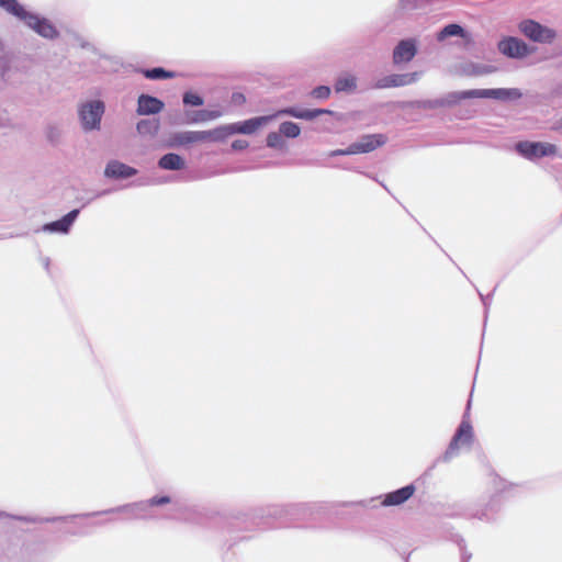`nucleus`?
I'll return each instance as SVG.
<instances>
[{
	"label": "nucleus",
	"mask_w": 562,
	"mask_h": 562,
	"mask_svg": "<svg viewBox=\"0 0 562 562\" xmlns=\"http://www.w3.org/2000/svg\"><path fill=\"white\" fill-rule=\"evenodd\" d=\"M0 8L46 40H54L59 35L57 29L48 19L27 11L18 0H0Z\"/></svg>",
	"instance_id": "1"
},
{
	"label": "nucleus",
	"mask_w": 562,
	"mask_h": 562,
	"mask_svg": "<svg viewBox=\"0 0 562 562\" xmlns=\"http://www.w3.org/2000/svg\"><path fill=\"white\" fill-rule=\"evenodd\" d=\"M105 113V103L100 99H88L78 103L77 117L83 133L99 132Z\"/></svg>",
	"instance_id": "2"
},
{
	"label": "nucleus",
	"mask_w": 562,
	"mask_h": 562,
	"mask_svg": "<svg viewBox=\"0 0 562 562\" xmlns=\"http://www.w3.org/2000/svg\"><path fill=\"white\" fill-rule=\"evenodd\" d=\"M518 30L525 37L539 44H551L557 37V32L553 29L531 19L520 21Z\"/></svg>",
	"instance_id": "3"
},
{
	"label": "nucleus",
	"mask_w": 562,
	"mask_h": 562,
	"mask_svg": "<svg viewBox=\"0 0 562 562\" xmlns=\"http://www.w3.org/2000/svg\"><path fill=\"white\" fill-rule=\"evenodd\" d=\"M515 147L519 155L530 160L557 154V146L550 143L525 140L518 142Z\"/></svg>",
	"instance_id": "4"
},
{
	"label": "nucleus",
	"mask_w": 562,
	"mask_h": 562,
	"mask_svg": "<svg viewBox=\"0 0 562 562\" xmlns=\"http://www.w3.org/2000/svg\"><path fill=\"white\" fill-rule=\"evenodd\" d=\"M497 47L503 55L515 59H522L533 52L527 43L515 36L504 37L498 42Z\"/></svg>",
	"instance_id": "5"
},
{
	"label": "nucleus",
	"mask_w": 562,
	"mask_h": 562,
	"mask_svg": "<svg viewBox=\"0 0 562 562\" xmlns=\"http://www.w3.org/2000/svg\"><path fill=\"white\" fill-rule=\"evenodd\" d=\"M422 72L415 71L409 74H393L389 76H384L376 80L374 83V88L376 89H386V88H396L404 87L412 83H415L419 80Z\"/></svg>",
	"instance_id": "6"
},
{
	"label": "nucleus",
	"mask_w": 562,
	"mask_h": 562,
	"mask_svg": "<svg viewBox=\"0 0 562 562\" xmlns=\"http://www.w3.org/2000/svg\"><path fill=\"white\" fill-rule=\"evenodd\" d=\"M472 439V426L469 422L462 420L459 428L457 429L447 451L445 452L442 460L448 462L453 458L459 449V442L469 443Z\"/></svg>",
	"instance_id": "7"
},
{
	"label": "nucleus",
	"mask_w": 562,
	"mask_h": 562,
	"mask_svg": "<svg viewBox=\"0 0 562 562\" xmlns=\"http://www.w3.org/2000/svg\"><path fill=\"white\" fill-rule=\"evenodd\" d=\"M417 54V43L414 38L402 40L393 49V64L409 63Z\"/></svg>",
	"instance_id": "8"
},
{
	"label": "nucleus",
	"mask_w": 562,
	"mask_h": 562,
	"mask_svg": "<svg viewBox=\"0 0 562 562\" xmlns=\"http://www.w3.org/2000/svg\"><path fill=\"white\" fill-rule=\"evenodd\" d=\"M472 94H476V98H488L501 101L518 100L522 95L517 88L474 89Z\"/></svg>",
	"instance_id": "9"
},
{
	"label": "nucleus",
	"mask_w": 562,
	"mask_h": 562,
	"mask_svg": "<svg viewBox=\"0 0 562 562\" xmlns=\"http://www.w3.org/2000/svg\"><path fill=\"white\" fill-rule=\"evenodd\" d=\"M385 140V137L381 134L366 135L361 137L358 142H355L351 145H349L347 153H353V155L370 153L375 148L380 147L381 145H383Z\"/></svg>",
	"instance_id": "10"
},
{
	"label": "nucleus",
	"mask_w": 562,
	"mask_h": 562,
	"mask_svg": "<svg viewBox=\"0 0 562 562\" xmlns=\"http://www.w3.org/2000/svg\"><path fill=\"white\" fill-rule=\"evenodd\" d=\"M79 210H72L65 216H63L60 220L45 224L42 227V231L47 233L67 234L70 231V227L72 226L75 221L77 220Z\"/></svg>",
	"instance_id": "11"
},
{
	"label": "nucleus",
	"mask_w": 562,
	"mask_h": 562,
	"mask_svg": "<svg viewBox=\"0 0 562 562\" xmlns=\"http://www.w3.org/2000/svg\"><path fill=\"white\" fill-rule=\"evenodd\" d=\"M276 115H265V116H258L252 117L249 120H246L240 123H233V134H245L250 135L255 133L258 128L266 125L268 122H270Z\"/></svg>",
	"instance_id": "12"
},
{
	"label": "nucleus",
	"mask_w": 562,
	"mask_h": 562,
	"mask_svg": "<svg viewBox=\"0 0 562 562\" xmlns=\"http://www.w3.org/2000/svg\"><path fill=\"white\" fill-rule=\"evenodd\" d=\"M165 104L161 100L149 94H140L137 100L138 115H154L162 111Z\"/></svg>",
	"instance_id": "13"
},
{
	"label": "nucleus",
	"mask_w": 562,
	"mask_h": 562,
	"mask_svg": "<svg viewBox=\"0 0 562 562\" xmlns=\"http://www.w3.org/2000/svg\"><path fill=\"white\" fill-rule=\"evenodd\" d=\"M137 173V170L119 160H110L104 169V176L111 179H127Z\"/></svg>",
	"instance_id": "14"
},
{
	"label": "nucleus",
	"mask_w": 562,
	"mask_h": 562,
	"mask_svg": "<svg viewBox=\"0 0 562 562\" xmlns=\"http://www.w3.org/2000/svg\"><path fill=\"white\" fill-rule=\"evenodd\" d=\"M201 142H207L206 131H184L171 136L172 146H184Z\"/></svg>",
	"instance_id": "15"
},
{
	"label": "nucleus",
	"mask_w": 562,
	"mask_h": 562,
	"mask_svg": "<svg viewBox=\"0 0 562 562\" xmlns=\"http://www.w3.org/2000/svg\"><path fill=\"white\" fill-rule=\"evenodd\" d=\"M415 492L414 485H406L394 492L387 493L382 502L384 506H396L406 502Z\"/></svg>",
	"instance_id": "16"
},
{
	"label": "nucleus",
	"mask_w": 562,
	"mask_h": 562,
	"mask_svg": "<svg viewBox=\"0 0 562 562\" xmlns=\"http://www.w3.org/2000/svg\"><path fill=\"white\" fill-rule=\"evenodd\" d=\"M331 113L329 110L316 109V110H297L295 108H286L277 113V115H290L296 119L313 120L322 114Z\"/></svg>",
	"instance_id": "17"
},
{
	"label": "nucleus",
	"mask_w": 562,
	"mask_h": 562,
	"mask_svg": "<svg viewBox=\"0 0 562 562\" xmlns=\"http://www.w3.org/2000/svg\"><path fill=\"white\" fill-rule=\"evenodd\" d=\"M184 166V159L175 153H168L158 160V167L164 170L177 171L183 169Z\"/></svg>",
	"instance_id": "18"
},
{
	"label": "nucleus",
	"mask_w": 562,
	"mask_h": 562,
	"mask_svg": "<svg viewBox=\"0 0 562 562\" xmlns=\"http://www.w3.org/2000/svg\"><path fill=\"white\" fill-rule=\"evenodd\" d=\"M160 127L158 119H143L136 124L138 134L144 136H156Z\"/></svg>",
	"instance_id": "19"
},
{
	"label": "nucleus",
	"mask_w": 562,
	"mask_h": 562,
	"mask_svg": "<svg viewBox=\"0 0 562 562\" xmlns=\"http://www.w3.org/2000/svg\"><path fill=\"white\" fill-rule=\"evenodd\" d=\"M233 135L232 124L221 125L214 130L206 131L207 142H224L228 136Z\"/></svg>",
	"instance_id": "20"
},
{
	"label": "nucleus",
	"mask_w": 562,
	"mask_h": 562,
	"mask_svg": "<svg viewBox=\"0 0 562 562\" xmlns=\"http://www.w3.org/2000/svg\"><path fill=\"white\" fill-rule=\"evenodd\" d=\"M357 88V78L353 75L346 74L337 78L335 82L336 92H352Z\"/></svg>",
	"instance_id": "21"
},
{
	"label": "nucleus",
	"mask_w": 562,
	"mask_h": 562,
	"mask_svg": "<svg viewBox=\"0 0 562 562\" xmlns=\"http://www.w3.org/2000/svg\"><path fill=\"white\" fill-rule=\"evenodd\" d=\"M452 36L465 37L467 33L461 25L451 23V24L446 25L443 29H441L437 33L436 37H437L438 42H443L448 37H452Z\"/></svg>",
	"instance_id": "22"
},
{
	"label": "nucleus",
	"mask_w": 562,
	"mask_h": 562,
	"mask_svg": "<svg viewBox=\"0 0 562 562\" xmlns=\"http://www.w3.org/2000/svg\"><path fill=\"white\" fill-rule=\"evenodd\" d=\"M473 92H474V89L473 90H465V91L450 92L440 101V104H442V105L443 104L452 105V104H456V103H458L459 101H461L463 99L476 98V94H472Z\"/></svg>",
	"instance_id": "23"
},
{
	"label": "nucleus",
	"mask_w": 562,
	"mask_h": 562,
	"mask_svg": "<svg viewBox=\"0 0 562 562\" xmlns=\"http://www.w3.org/2000/svg\"><path fill=\"white\" fill-rule=\"evenodd\" d=\"M223 113L220 110H199L193 112V115L190 117V122L199 123L212 121L221 117Z\"/></svg>",
	"instance_id": "24"
},
{
	"label": "nucleus",
	"mask_w": 562,
	"mask_h": 562,
	"mask_svg": "<svg viewBox=\"0 0 562 562\" xmlns=\"http://www.w3.org/2000/svg\"><path fill=\"white\" fill-rule=\"evenodd\" d=\"M143 74L147 79H150V80L169 79L175 76L173 72L168 71L161 67L145 69V70H143Z\"/></svg>",
	"instance_id": "25"
},
{
	"label": "nucleus",
	"mask_w": 562,
	"mask_h": 562,
	"mask_svg": "<svg viewBox=\"0 0 562 562\" xmlns=\"http://www.w3.org/2000/svg\"><path fill=\"white\" fill-rule=\"evenodd\" d=\"M279 132L282 136L288 138H295L300 135L301 128L296 123L293 122H283L280 125Z\"/></svg>",
	"instance_id": "26"
},
{
	"label": "nucleus",
	"mask_w": 562,
	"mask_h": 562,
	"mask_svg": "<svg viewBox=\"0 0 562 562\" xmlns=\"http://www.w3.org/2000/svg\"><path fill=\"white\" fill-rule=\"evenodd\" d=\"M150 507L148 501H142L137 503H132L123 506H119L116 508L111 509L110 512H124L125 509H135L136 515H142Z\"/></svg>",
	"instance_id": "27"
},
{
	"label": "nucleus",
	"mask_w": 562,
	"mask_h": 562,
	"mask_svg": "<svg viewBox=\"0 0 562 562\" xmlns=\"http://www.w3.org/2000/svg\"><path fill=\"white\" fill-rule=\"evenodd\" d=\"M491 72L487 66L469 63L463 68V74L467 76H481Z\"/></svg>",
	"instance_id": "28"
},
{
	"label": "nucleus",
	"mask_w": 562,
	"mask_h": 562,
	"mask_svg": "<svg viewBox=\"0 0 562 562\" xmlns=\"http://www.w3.org/2000/svg\"><path fill=\"white\" fill-rule=\"evenodd\" d=\"M267 146L273 149H283L285 147V140L282 134L279 132H271L267 135Z\"/></svg>",
	"instance_id": "29"
},
{
	"label": "nucleus",
	"mask_w": 562,
	"mask_h": 562,
	"mask_svg": "<svg viewBox=\"0 0 562 562\" xmlns=\"http://www.w3.org/2000/svg\"><path fill=\"white\" fill-rule=\"evenodd\" d=\"M182 100L186 105H190V106H201L204 103V100L202 97H200L196 93L190 92V91H188L183 94Z\"/></svg>",
	"instance_id": "30"
},
{
	"label": "nucleus",
	"mask_w": 562,
	"mask_h": 562,
	"mask_svg": "<svg viewBox=\"0 0 562 562\" xmlns=\"http://www.w3.org/2000/svg\"><path fill=\"white\" fill-rule=\"evenodd\" d=\"M330 88L328 86H318L311 91V95L316 99H328L330 95Z\"/></svg>",
	"instance_id": "31"
},
{
	"label": "nucleus",
	"mask_w": 562,
	"mask_h": 562,
	"mask_svg": "<svg viewBox=\"0 0 562 562\" xmlns=\"http://www.w3.org/2000/svg\"><path fill=\"white\" fill-rule=\"evenodd\" d=\"M150 506H161L170 503L169 496H154L148 499Z\"/></svg>",
	"instance_id": "32"
},
{
	"label": "nucleus",
	"mask_w": 562,
	"mask_h": 562,
	"mask_svg": "<svg viewBox=\"0 0 562 562\" xmlns=\"http://www.w3.org/2000/svg\"><path fill=\"white\" fill-rule=\"evenodd\" d=\"M248 147V142L245 139H236L232 143V148L234 150H243Z\"/></svg>",
	"instance_id": "33"
},
{
	"label": "nucleus",
	"mask_w": 562,
	"mask_h": 562,
	"mask_svg": "<svg viewBox=\"0 0 562 562\" xmlns=\"http://www.w3.org/2000/svg\"><path fill=\"white\" fill-rule=\"evenodd\" d=\"M552 130L562 135V116L554 121Z\"/></svg>",
	"instance_id": "34"
},
{
	"label": "nucleus",
	"mask_w": 562,
	"mask_h": 562,
	"mask_svg": "<svg viewBox=\"0 0 562 562\" xmlns=\"http://www.w3.org/2000/svg\"><path fill=\"white\" fill-rule=\"evenodd\" d=\"M232 99H233V102L236 104H240L245 101V97L241 93H234Z\"/></svg>",
	"instance_id": "35"
},
{
	"label": "nucleus",
	"mask_w": 562,
	"mask_h": 562,
	"mask_svg": "<svg viewBox=\"0 0 562 562\" xmlns=\"http://www.w3.org/2000/svg\"><path fill=\"white\" fill-rule=\"evenodd\" d=\"M348 147L346 149H336L330 153V156H340V155H353V153H347Z\"/></svg>",
	"instance_id": "36"
},
{
	"label": "nucleus",
	"mask_w": 562,
	"mask_h": 562,
	"mask_svg": "<svg viewBox=\"0 0 562 562\" xmlns=\"http://www.w3.org/2000/svg\"><path fill=\"white\" fill-rule=\"evenodd\" d=\"M123 513L133 515L135 518H144V515H136L135 509H125Z\"/></svg>",
	"instance_id": "37"
},
{
	"label": "nucleus",
	"mask_w": 562,
	"mask_h": 562,
	"mask_svg": "<svg viewBox=\"0 0 562 562\" xmlns=\"http://www.w3.org/2000/svg\"><path fill=\"white\" fill-rule=\"evenodd\" d=\"M44 265H45V267H48V265H49V260H48V258H45V259H44Z\"/></svg>",
	"instance_id": "38"
},
{
	"label": "nucleus",
	"mask_w": 562,
	"mask_h": 562,
	"mask_svg": "<svg viewBox=\"0 0 562 562\" xmlns=\"http://www.w3.org/2000/svg\"><path fill=\"white\" fill-rule=\"evenodd\" d=\"M2 516H3V514L0 513V517H2Z\"/></svg>",
	"instance_id": "39"
}]
</instances>
